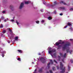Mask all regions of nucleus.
Listing matches in <instances>:
<instances>
[{
	"mask_svg": "<svg viewBox=\"0 0 73 73\" xmlns=\"http://www.w3.org/2000/svg\"><path fill=\"white\" fill-rule=\"evenodd\" d=\"M56 45L58 46V49L60 48H61L62 46V45L63 46V47H62V49L64 50L66 49H68V46L70 45V43H68L65 44H64V42H62V43L58 42L56 43Z\"/></svg>",
	"mask_w": 73,
	"mask_h": 73,
	"instance_id": "1",
	"label": "nucleus"
},
{
	"mask_svg": "<svg viewBox=\"0 0 73 73\" xmlns=\"http://www.w3.org/2000/svg\"><path fill=\"white\" fill-rule=\"evenodd\" d=\"M60 65L61 70H62V71L60 72V73H64L65 72V67H64L63 68H62V67L64 66V65L62 64L61 62L60 63Z\"/></svg>",
	"mask_w": 73,
	"mask_h": 73,
	"instance_id": "2",
	"label": "nucleus"
},
{
	"mask_svg": "<svg viewBox=\"0 0 73 73\" xmlns=\"http://www.w3.org/2000/svg\"><path fill=\"white\" fill-rule=\"evenodd\" d=\"M48 49H49L48 53H49V54H50V55H51V56L52 57H53V55H52L53 53V52H54L56 51V50H50L52 48H51V47H48Z\"/></svg>",
	"mask_w": 73,
	"mask_h": 73,
	"instance_id": "3",
	"label": "nucleus"
},
{
	"mask_svg": "<svg viewBox=\"0 0 73 73\" xmlns=\"http://www.w3.org/2000/svg\"><path fill=\"white\" fill-rule=\"evenodd\" d=\"M60 56L61 57H62L63 58H65L66 56V54L65 53L64 54V56H63V54L62 53H60Z\"/></svg>",
	"mask_w": 73,
	"mask_h": 73,
	"instance_id": "4",
	"label": "nucleus"
},
{
	"mask_svg": "<svg viewBox=\"0 0 73 73\" xmlns=\"http://www.w3.org/2000/svg\"><path fill=\"white\" fill-rule=\"evenodd\" d=\"M40 60H41V61H42V63H43V64L45 62V61L44 58H40Z\"/></svg>",
	"mask_w": 73,
	"mask_h": 73,
	"instance_id": "5",
	"label": "nucleus"
},
{
	"mask_svg": "<svg viewBox=\"0 0 73 73\" xmlns=\"http://www.w3.org/2000/svg\"><path fill=\"white\" fill-rule=\"evenodd\" d=\"M7 29L8 30V31H10V32H11V33L10 34V35H15V34H12L13 33H12V30H11L9 28H8Z\"/></svg>",
	"mask_w": 73,
	"mask_h": 73,
	"instance_id": "6",
	"label": "nucleus"
},
{
	"mask_svg": "<svg viewBox=\"0 0 73 73\" xmlns=\"http://www.w3.org/2000/svg\"><path fill=\"white\" fill-rule=\"evenodd\" d=\"M24 6V3H22L19 7V9H22Z\"/></svg>",
	"mask_w": 73,
	"mask_h": 73,
	"instance_id": "7",
	"label": "nucleus"
},
{
	"mask_svg": "<svg viewBox=\"0 0 73 73\" xmlns=\"http://www.w3.org/2000/svg\"><path fill=\"white\" fill-rule=\"evenodd\" d=\"M10 8L11 9L12 11H13V5H10Z\"/></svg>",
	"mask_w": 73,
	"mask_h": 73,
	"instance_id": "8",
	"label": "nucleus"
},
{
	"mask_svg": "<svg viewBox=\"0 0 73 73\" xmlns=\"http://www.w3.org/2000/svg\"><path fill=\"white\" fill-rule=\"evenodd\" d=\"M61 58V57L59 56H58V57L57 58V60L58 61H60V59Z\"/></svg>",
	"mask_w": 73,
	"mask_h": 73,
	"instance_id": "9",
	"label": "nucleus"
},
{
	"mask_svg": "<svg viewBox=\"0 0 73 73\" xmlns=\"http://www.w3.org/2000/svg\"><path fill=\"white\" fill-rule=\"evenodd\" d=\"M19 39V36H17L15 38V40H16V41H17V40H18V39Z\"/></svg>",
	"mask_w": 73,
	"mask_h": 73,
	"instance_id": "10",
	"label": "nucleus"
},
{
	"mask_svg": "<svg viewBox=\"0 0 73 73\" xmlns=\"http://www.w3.org/2000/svg\"><path fill=\"white\" fill-rule=\"evenodd\" d=\"M60 4H62H62H64V5H66V3H65V2L63 1H62L61 2H60Z\"/></svg>",
	"mask_w": 73,
	"mask_h": 73,
	"instance_id": "11",
	"label": "nucleus"
},
{
	"mask_svg": "<svg viewBox=\"0 0 73 73\" xmlns=\"http://www.w3.org/2000/svg\"><path fill=\"white\" fill-rule=\"evenodd\" d=\"M30 2L29 1H25V4H28Z\"/></svg>",
	"mask_w": 73,
	"mask_h": 73,
	"instance_id": "12",
	"label": "nucleus"
},
{
	"mask_svg": "<svg viewBox=\"0 0 73 73\" xmlns=\"http://www.w3.org/2000/svg\"><path fill=\"white\" fill-rule=\"evenodd\" d=\"M58 3H57V1H55L54 2V5H57Z\"/></svg>",
	"mask_w": 73,
	"mask_h": 73,
	"instance_id": "13",
	"label": "nucleus"
},
{
	"mask_svg": "<svg viewBox=\"0 0 73 73\" xmlns=\"http://www.w3.org/2000/svg\"><path fill=\"white\" fill-rule=\"evenodd\" d=\"M68 25L69 26H72V24H71V23H70L69 22L68 23Z\"/></svg>",
	"mask_w": 73,
	"mask_h": 73,
	"instance_id": "14",
	"label": "nucleus"
},
{
	"mask_svg": "<svg viewBox=\"0 0 73 73\" xmlns=\"http://www.w3.org/2000/svg\"><path fill=\"white\" fill-rule=\"evenodd\" d=\"M48 20H52V17H48Z\"/></svg>",
	"mask_w": 73,
	"mask_h": 73,
	"instance_id": "15",
	"label": "nucleus"
},
{
	"mask_svg": "<svg viewBox=\"0 0 73 73\" xmlns=\"http://www.w3.org/2000/svg\"><path fill=\"white\" fill-rule=\"evenodd\" d=\"M50 62H49L48 64V66L47 67H48V68H49V67H50V66H49V65H50Z\"/></svg>",
	"mask_w": 73,
	"mask_h": 73,
	"instance_id": "16",
	"label": "nucleus"
},
{
	"mask_svg": "<svg viewBox=\"0 0 73 73\" xmlns=\"http://www.w3.org/2000/svg\"><path fill=\"white\" fill-rule=\"evenodd\" d=\"M39 72L40 73H41L42 72V69L41 68L39 70Z\"/></svg>",
	"mask_w": 73,
	"mask_h": 73,
	"instance_id": "17",
	"label": "nucleus"
},
{
	"mask_svg": "<svg viewBox=\"0 0 73 73\" xmlns=\"http://www.w3.org/2000/svg\"><path fill=\"white\" fill-rule=\"evenodd\" d=\"M0 28H3V25H1L0 26Z\"/></svg>",
	"mask_w": 73,
	"mask_h": 73,
	"instance_id": "18",
	"label": "nucleus"
},
{
	"mask_svg": "<svg viewBox=\"0 0 73 73\" xmlns=\"http://www.w3.org/2000/svg\"><path fill=\"white\" fill-rule=\"evenodd\" d=\"M18 51L20 52V53H22V51L21 50H18Z\"/></svg>",
	"mask_w": 73,
	"mask_h": 73,
	"instance_id": "19",
	"label": "nucleus"
},
{
	"mask_svg": "<svg viewBox=\"0 0 73 73\" xmlns=\"http://www.w3.org/2000/svg\"><path fill=\"white\" fill-rule=\"evenodd\" d=\"M10 21H11V22H13L15 21L13 19H11L10 20Z\"/></svg>",
	"mask_w": 73,
	"mask_h": 73,
	"instance_id": "20",
	"label": "nucleus"
},
{
	"mask_svg": "<svg viewBox=\"0 0 73 73\" xmlns=\"http://www.w3.org/2000/svg\"><path fill=\"white\" fill-rule=\"evenodd\" d=\"M17 60L18 61H21V58H18L17 59Z\"/></svg>",
	"mask_w": 73,
	"mask_h": 73,
	"instance_id": "21",
	"label": "nucleus"
},
{
	"mask_svg": "<svg viewBox=\"0 0 73 73\" xmlns=\"http://www.w3.org/2000/svg\"><path fill=\"white\" fill-rule=\"evenodd\" d=\"M61 9H65V8L64 7H61Z\"/></svg>",
	"mask_w": 73,
	"mask_h": 73,
	"instance_id": "22",
	"label": "nucleus"
},
{
	"mask_svg": "<svg viewBox=\"0 0 73 73\" xmlns=\"http://www.w3.org/2000/svg\"><path fill=\"white\" fill-rule=\"evenodd\" d=\"M70 30L71 31H73V29L72 27H70L69 28Z\"/></svg>",
	"mask_w": 73,
	"mask_h": 73,
	"instance_id": "23",
	"label": "nucleus"
},
{
	"mask_svg": "<svg viewBox=\"0 0 73 73\" xmlns=\"http://www.w3.org/2000/svg\"><path fill=\"white\" fill-rule=\"evenodd\" d=\"M52 70H55L56 69H55V67H52Z\"/></svg>",
	"mask_w": 73,
	"mask_h": 73,
	"instance_id": "24",
	"label": "nucleus"
},
{
	"mask_svg": "<svg viewBox=\"0 0 73 73\" xmlns=\"http://www.w3.org/2000/svg\"><path fill=\"white\" fill-rule=\"evenodd\" d=\"M1 53H4V54H5L6 53V52H5V51H3L2 53V52H1Z\"/></svg>",
	"mask_w": 73,
	"mask_h": 73,
	"instance_id": "25",
	"label": "nucleus"
},
{
	"mask_svg": "<svg viewBox=\"0 0 73 73\" xmlns=\"http://www.w3.org/2000/svg\"><path fill=\"white\" fill-rule=\"evenodd\" d=\"M44 20H42V21H41L42 24H43V23H44Z\"/></svg>",
	"mask_w": 73,
	"mask_h": 73,
	"instance_id": "26",
	"label": "nucleus"
},
{
	"mask_svg": "<svg viewBox=\"0 0 73 73\" xmlns=\"http://www.w3.org/2000/svg\"><path fill=\"white\" fill-rule=\"evenodd\" d=\"M50 61L51 63V64L52 65V64H53V62H52V60H50Z\"/></svg>",
	"mask_w": 73,
	"mask_h": 73,
	"instance_id": "27",
	"label": "nucleus"
},
{
	"mask_svg": "<svg viewBox=\"0 0 73 73\" xmlns=\"http://www.w3.org/2000/svg\"><path fill=\"white\" fill-rule=\"evenodd\" d=\"M5 32H6V31L5 30H4L3 32V33H5Z\"/></svg>",
	"mask_w": 73,
	"mask_h": 73,
	"instance_id": "28",
	"label": "nucleus"
},
{
	"mask_svg": "<svg viewBox=\"0 0 73 73\" xmlns=\"http://www.w3.org/2000/svg\"><path fill=\"white\" fill-rule=\"evenodd\" d=\"M47 15H48V16H50V13H47Z\"/></svg>",
	"mask_w": 73,
	"mask_h": 73,
	"instance_id": "29",
	"label": "nucleus"
},
{
	"mask_svg": "<svg viewBox=\"0 0 73 73\" xmlns=\"http://www.w3.org/2000/svg\"><path fill=\"white\" fill-rule=\"evenodd\" d=\"M49 71H50V73H53V72H52V70H50Z\"/></svg>",
	"mask_w": 73,
	"mask_h": 73,
	"instance_id": "30",
	"label": "nucleus"
},
{
	"mask_svg": "<svg viewBox=\"0 0 73 73\" xmlns=\"http://www.w3.org/2000/svg\"><path fill=\"white\" fill-rule=\"evenodd\" d=\"M36 23H37V24H38V23H39V21H36Z\"/></svg>",
	"mask_w": 73,
	"mask_h": 73,
	"instance_id": "31",
	"label": "nucleus"
},
{
	"mask_svg": "<svg viewBox=\"0 0 73 73\" xmlns=\"http://www.w3.org/2000/svg\"><path fill=\"white\" fill-rule=\"evenodd\" d=\"M68 25H66L64 27V28H66L67 27H68Z\"/></svg>",
	"mask_w": 73,
	"mask_h": 73,
	"instance_id": "32",
	"label": "nucleus"
},
{
	"mask_svg": "<svg viewBox=\"0 0 73 73\" xmlns=\"http://www.w3.org/2000/svg\"><path fill=\"white\" fill-rule=\"evenodd\" d=\"M54 62H56V64H57V61H56L55 60H54Z\"/></svg>",
	"mask_w": 73,
	"mask_h": 73,
	"instance_id": "33",
	"label": "nucleus"
},
{
	"mask_svg": "<svg viewBox=\"0 0 73 73\" xmlns=\"http://www.w3.org/2000/svg\"><path fill=\"white\" fill-rule=\"evenodd\" d=\"M68 68L69 70H70V66H68Z\"/></svg>",
	"mask_w": 73,
	"mask_h": 73,
	"instance_id": "34",
	"label": "nucleus"
},
{
	"mask_svg": "<svg viewBox=\"0 0 73 73\" xmlns=\"http://www.w3.org/2000/svg\"><path fill=\"white\" fill-rule=\"evenodd\" d=\"M3 13H5V11H4L2 12Z\"/></svg>",
	"mask_w": 73,
	"mask_h": 73,
	"instance_id": "35",
	"label": "nucleus"
},
{
	"mask_svg": "<svg viewBox=\"0 0 73 73\" xmlns=\"http://www.w3.org/2000/svg\"><path fill=\"white\" fill-rule=\"evenodd\" d=\"M16 23H17V25H19V22H18L16 21Z\"/></svg>",
	"mask_w": 73,
	"mask_h": 73,
	"instance_id": "36",
	"label": "nucleus"
},
{
	"mask_svg": "<svg viewBox=\"0 0 73 73\" xmlns=\"http://www.w3.org/2000/svg\"><path fill=\"white\" fill-rule=\"evenodd\" d=\"M54 14H56V11H55L54 12Z\"/></svg>",
	"mask_w": 73,
	"mask_h": 73,
	"instance_id": "37",
	"label": "nucleus"
},
{
	"mask_svg": "<svg viewBox=\"0 0 73 73\" xmlns=\"http://www.w3.org/2000/svg\"><path fill=\"white\" fill-rule=\"evenodd\" d=\"M66 51H67V53H68V52H69V49H67L66 50Z\"/></svg>",
	"mask_w": 73,
	"mask_h": 73,
	"instance_id": "38",
	"label": "nucleus"
},
{
	"mask_svg": "<svg viewBox=\"0 0 73 73\" xmlns=\"http://www.w3.org/2000/svg\"><path fill=\"white\" fill-rule=\"evenodd\" d=\"M1 18L2 19H4V18L3 17H1Z\"/></svg>",
	"mask_w": 73,
	"mask_h": 73,
	"instance_id": "39",
	"label": "nucleus"
},
{
	"mask_svg": "<svg viewBox=\"0 0 73 73\" xmlns=\"http://www.w3.org/2000/svg\"><path fill=\"white\" fill-rule=\"evenodd\" d=\"M56 55V53H54L53 54V56H55Z\"/></svg>",
	"mask_w": 73,
	"mask_h": 73,
	"instance_id": "40",
	"label": "nucleus"
},
{
	"mask_svg": "<svg viewBox=\"0 0 73 73\" xmlns=\"http://www.w3.org/2000/svg\"><path fill=\"white\" fill-rule=\"evenodd\" d=\"M5 56V55L4 54H2V57H4V56Z\"/></svg>",
	"mask_w": 73,
	"mask_h": 73,
	"instance_id": "41",
	"label": "nucleus"
},
{
	"mask_svg": "<svg viewBox=\"0 0 73 73\" xmlns=\"http://www.w3.org/2000/svg\"><path fill=\"white\" fill-rule=\"evenodd\" d=\"M7 42L8 43H9V44H10V41H9V40H7Z\"/></svg>",
	"mask_w": 73,
	"mask_h": 73,
	"instance_id": "42",
	"label": "nucleus"
},
{
	"mask_svg": "<svg viewBox=\"0 0 73 73\" xmlns=\"http://www.w3.org/2000/svg\"><path fill=\"white\" fill-rule=\"evenodd\" d=\"M37 70V69H35L34 71V72H36V71Z\"/></svg>",
	"mask_w": 73,
	"mask_h": 73,
	"instance_id": "43",
	"label": "nucleus"
},
{
	"mask_svg": "<svg viewBox=\"0 0 73 73\" xmlns=\"http://www.w3.org/2000/svg\"><path fill=\"white\" fill-rule=\"evenodd\" d=\"M57 69H59V67H58V66H57Z\"/></svg>",
	"mask_w": 73,
	"mask_h": 73,
	"instance_id": "44",
	"label": "nucleus"
},
{
	"mask_svg": "<svg viewBox=\"0 0 73 73\" xmlns=\"http://www.w3.org/2000/svg\"><path fill=\"white\" fill-rule=\"evenodd\" d=\"M4 22H6L7 21V20H4Z\"/></svg>",
	"mask_w": 73,
	"mask_h": 73,
	"instance_id": "45",
	"label": "nucleus"
},
{
	"mask_svg": "<svg viewBox=\"0 0 73 73\" xmlns=\"http://www.w3.org/2000/svg\"><path fill=\"white\" fill-rule=\"evenodd\" d=\"M40 11H41V12H43V10H42V9H41V10H40Z\"/></svg>",
	"mask_w": 73,
	"mask_h": 73,
	"instance_id": "46",
	"label": "nucleus"
},
{
	"mask_svg": "<svg viewBox=\"0 0 73 73\" xmlns=\"http://www.w3.org/2000/svg\"><path fill=\"white\" fill-rule=\"evenodd\" d=\"M62 15H63L62 13H60V16H62Z\"/></svg>",
	"mask_w": 73,
	"mask_h": 73,
	"instance_id": "47",
	"label": "nucleus"
},
{
	"mask_svg": "<svg viewBox=\"0 0 73 73\" xmlns=\"http://www.w3.org/2000/svg\"><path fill=\"white\" fill-rule=\"evenodd\" d=\"M62 61H63V62H64V59H62Z\"/></svg>",
	"mask_w": 73,
	"mask_h": 73,
	"instance_id": "48",
	"label": "nucleus"
},
{
	"mask_svg": "<svg viewBox=\"0 0 73 73\" xmlns=\"http://www.w3.org/2000/svg\"><path fill=\"white\" fill-rule=\"evenodd\" d=\"M70 10H73V8H71V9H70Z\"/></svg>",
	"mask_w": 73,
	"mask_h": 73,
	"instance_id": "49",
	"label": "nucleus"
},
{
	"mask_svg": "<svg viewBox=\"0 0 73 73\" xmlns=\"http://www.w3.org/2000/svg\"><path fill=\"white\" fill-rule=\"evenodd\" d=\"M70 41H72V40H73V39H70Z\"/></svg>",
	"mask_w": 73,
	"mask_h": 73,
	"instance_id": "50",
	"label": "nucleus"
},
{
	"mask_svg": "<svg viewBox=\"0 0 73 73\" xmlns=\"http://www.w3.org/2000/svg\"><path fill=\"white\" fill-rule=\"evenodd\" d=\"M38 54V55H40V54H40V53H39Z\"/></svg>",
	"mask_w": 73,
	"mask_h": 73,
	"instance_id": "51",
	"label": "nucleus"
},
{
	"mask_svg": "<svg viewBox=\"0 0 73 73\" xmlns=\"http://www.w3.org/2000/svg\"><path fill=\"white\" fill-rule=\"evenodd\" d=\"M71 62H73V61L71 60Z\"/></svg>",
	"mask_w": 73,
	"mask_h": 73,
	"instance_id": "52",
	"label": "nucleus"
},
{
	"mask_svg": "<svg viewBox=\"0 0 73 73\" xmlns=\"http://www.w3.org/2000/svg\"><path fill=\"white\" fill-rule=\"evenodd\" d=\"M34 60H35V61H36V59H34Z\"/></svg>",
	"mask_w": 73,
	"mask_h": 73,
	"instance_id": "53",
	"label": "nucleus"
},
{
	"mask_svg": "<svg viewBox=\"0 0 73 73\" xmlns=\"http://www.w3.org/2000/svg\"><path fill=\"white\" fill-rule=\"evenodd\" d=\"M1 19H0V21H1Z\"/></svg>",
	"mask_w": 73,
	"mask_h": 73,
	"instance_id": "54",
	"label": "nucleus"
},
{
	"mask_svg": "<svg viewBox=\"0 0 73 73\" xmlns=\"http://www.w3.org/2000/svg\"><path fill=\"white\" fill-rule=\"evenodd\" d=\"M59 41H61V40H59Z\"/></svg>",
	"mask_w": 73,
	"mask_h": 73,
	"instance_id": "55",
	"label": "nucleus"
},
{
	"mask_svg": "<svg viewBox=\"0 0 73 73\" xmlns=\"http://www.w3.org/2000/svg\"><path fill=\"white\" fill-rule=\"evenodd\" d=\"M46 73H49V72H46Z\"/></svg>",
	"mask_w": 73,
	"mask_h": 73,
	"instance_id": "56",
	"label": "nucleus"
},
{
	"mask_svg": "<svg viewBox=\"0 0 73 73\" xmlns=\"http://www.w3.org/2000/svg\"><path fill=\"white\" fill-rule=\"evenodd\" d=\"M34 63V62H32V64H33Z\"/></svg>",
	"mask_w": 73,
	"mask_h": 73,
	"instance_id": "57",
	"label": "nucleus"
},
{
	"mask_svg": "<svg viewBox=\"0 0 73 73\" xmlns=\"http://www.w3.org/2000/svg\"><path fill=\"white\" fill-rule=\"evenodd\" d=\"M43 52H44V51H43V52H42V53H43Z\"/></svg>",
	"mask_w": 73,
	"mask_h": 73,
	"instance_id": "58",
	"label": "nucleus"
}]
</instances>
